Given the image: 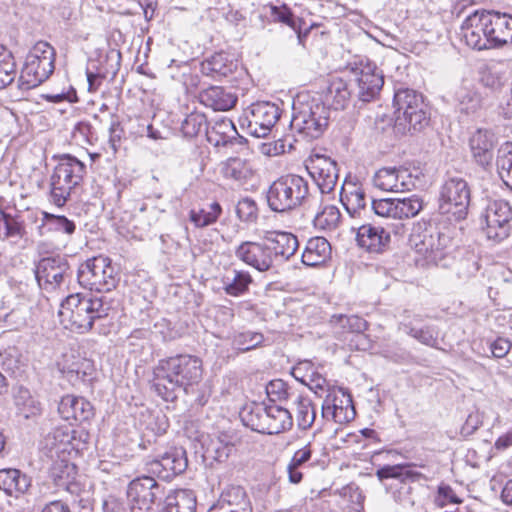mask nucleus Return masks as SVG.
<instances>
[{
	"label": "nucleus",
	"mask_w": 512,
	"mask_h": 512,
	"mask_svg": "<svg viewBox=\"0 0 512 512\" xmlns=\"http://www.w3.org/2000/svg\"><path fill=\"white\" fill-rule=\"evenodd\" d=\"M188 467L186 450L173 447L159 459L146 463L149 476L138 477L130 482L127 489V499L130 512H153L163 499V488L154 477L170 481L176 475L183 473Z\"/></svg>",
	"instance_id": "f257e3e1"
},
{
	"label": "nucleus",
	"mask_w": 512,
	"mask_h": 512,
	"mask_svg": "<svg viewBox=\"0 0 512 512\" xmlns=\"http://www.w3.org/2000/svg\"><path fill=\"white\" fill-rule=\"evenodd\" d=\"M191 360L190 355L160 360L153 370L151 389L165 401L188 396L192 386Z\"/></svg>",
	"instance_id": "f03ea898"
},
{
	"label": "nucleus",
	"mask_w": 512,
	"mask_h": 512,
	"mask_svg": "<svg viewBox=\"0 0 512 512\" xmlns=\"http://www.w3.org/2000/svg\"><path fill=\"white\" fill-rule=\"evenodd\" d=\"M110 310L111 305L103 295L75 293L61 303L59 316L69 322L71 330L84 334L93 329L97 320L106 318Z\"/></svg>",
	"instance_id": "7ed1b4c3"
},
{
	"label": "nucleus",
	"mask_w": 512,
	"mask_h": 512,
	"mask_svg": "<svg viewBox=\"0 0 512 512\" xmlns=\"http://www.w3.org/2000/svg\"><path fill=\"white\" fill-rule=\"evenodd\" d=\"M86 174V165L75 156L63 154L50 177V201L61 208Z\"/></svg>",
	"instance_id": "20e7f679"
},
{
	"label": "nucleus",
	"mask_w": 512,
	"mask_h": 512,
	"mask_svg": "<svg viewBox=\"0 0 512 512\" xmlns=\"http://www.w3.org/2000/svg\"><path fill=\"white\" fill-rule=\"evenodd\" d=\"M243 424L251 430L263 434H279L290 430L293 418L290 411L279 405L252 403L246 405L240 413Z\"/></svg>",
	"instance_id": "39448f33"
},
{
	"label": "nucleus",
	"mask_w": 512,
	"mask_h": 512,
	"mask_svg": "<svg viewBox=\"0 0 512 512\" xmlns=\"http://www.w3.org/2000/svg\"><path fill=\"white\" fill-rule=\"evenodd\" d=\"M55 49L46 41L37 42L28 52L17 87L29 91L45 82L55 70Z\"/></svg>",
	"instance_id": "423d86ee"
},
{
	"label": "nucleus",
	"mask_w": 512,
	"mask_h": 512,
	"mask_svg": "<svg viewBox=\"0 0 512 512\" xmlns=\"http://www.w3.org/2000/svg\"><path fill=\"white\" fill-rule=\"evenodd\" d=\"M309 196V183L299 175L289 174L275 180L266 193L269 208L284 213L303 205Z\"/></svg>",
	"instance_id": "0eeeda50"
},
{
	"label": "nucleus",
	"mask_w": 512,
	"mask_h": 512,
	"mask_svg": "<svg viewBox=\"0 0 512 512\" xmlns=\"http://www.w3.org/2000/svg\"><path fill=\"white\" fill-rule=\"evenodd\" d=\"M330 108L322 102L294 104L291 129L306 140L319 138L328 125Z\"/></svg>",
	"instance_id": "6e6552de"
},
{
	"label": "nucleus",
	"mask_w": 512,
	"mask_h": 512,
	"mask_svg": "<svg viewBox=\"0 0 512 512\" xmlns=\"http://www.w3.org/2000/svg\"><path fill=\"white\" fill-rule=\"evenodd\" d=\"M396 122L408 125L409 130L421 131L430 120L428 105L423 96L412 89H399L394 95Z\"/></svg>",
	"instance_id": "1a4fd4ad"
},
{
	"label": "nucleus",
	"mask_w": 512,
	"mask_h": 512,
	"mask_svg": "<svg viewBox=\"0 0 512 512\" xmlns=\"http://www.w3.org/2000/svg\"><path fill=\"white\" fill-rule=\"evenodd\" d=\"M471 200L468 182L459 176L448 177L439 192V210L449 220L461 221L467 217Z\"/></svg>",
	"instance_id": "9d476101"
},
{
	"label": "nucleus",
	"mask_w": 512,
	"mask_h": 512,
	"mask_svg": "<svg viewBox=\"0 0 512 512\" xmlns=\"http://www.w3.org/2000/svg\"><path fill=\"white\" fill-rule=\"evenodd\" d=\"M78 283L90 291L109 292L119 281L115 268L108 257L87 259L77 270Z\"/></svg>",
	"instance_id": "9b49d317"
},
{
	"label": "nucleus",
	"mask_w": 512,
	"mask_h": 512,
	"mask_svg": "<svg viewBox=\"0 0 512 512\" xmlns=\"http://www.w3.org/2000/svg\"><path fill=\"white\" fill-rule=\"evenodd\" d=\"M239 136L234 123L228 118L216 120L212 125L204 114L194 111V143L204 141L214 147L231 144Z\"/></svg>",
	"instance_id": "f8f14e48"
},
{
	"label": "nucleus",
	"mask_w": 512,
	"mask_h": 512,
	"mask_svg": "<svg viewBox=\"0 0 512 512\" xmlns=\"http://www.w3.org/2000/svg\"><path fill=\"white\" fill-rule=\"evenodd\" d=\"M281 116L280 108L271 102L262 101L251 104L245 111L241 125L248 133L257 138L267 137Z\"/></svg>",
	"instance_id": "ddd939ff"
},
{
	"label": "nucleus",
	"mask_w": 512,
	"mask_h": 512,
	"mask_svg": "<svg viewBox=\"0 0 512 512\" xmlns=\"http://www.w3.org/2000/svg\"><path fill=\"white\" fill-rule=\"evenodd\" d=\"M34 272L38 286L46 291L56 290L72 275L67 258L59 254L41 258Z\"/></svg>",
	"instance_id": "4468645a"
},
{
	"label": "nucleus",
	"mask_w": 512,
	"mask_h": 512,
	"mask_svg": "<svg viewBox=\"0 0 512 512\" xmlns=\"http://www.w3.org/2000/svg\"><path fill=\"white\" fill-rule=\"evenodd\" d=\"M451 238L437 229H426L422 233L413 234L410 244L416 253L424 258L427 264L438 265L445 257Z\"/></svg>",
	"instance_id": "2eb2a0df"
},
{
	"label": "nucleus",
	"mask_w": 512,
	"mask_h": 512,
	"mask_svg": "<svg viewBox=\"0 0 512 512\" xmlns=\"http://www.w3.org/2000/svg\"><path fill=\"white\" fill-rule=\"evenodd\" d=\"M461 28L469 47L478 51L493 49L488 10H475L465 18Z\"/></svg>",
	"instance_id": "dca6fc26"
},
{
	"label": "nucleus",
	"mask_w": 512,
	"mask_h": 512,
	"mask_svg": "<svg viewBox=\"0 0 512 512\" xmlns=\"http://www.w3.org/2000/svg\"><path fill=\"white\" fill-rule=\"evenodd\" d=\"M354 81L357 86L356 96L363 102L372 101L384 84V77L376 65L370 61L359 62L352 68Z\"/></svg>",
	"instance_id": "f3484780"
},
{
	"label": "nucleus",
	"mask_w": 512,
	"mask_h": 512,
	"mask_svg": "<svg viewBox=\"0 0 512 512\" xmlns=\"http://www.w3.org/2000/svg\"><path fill=\"white\" fill-rule=\"evenodd\" d=\"M483 218L486 223V234L489 239L501 241L508 237L512 207L505 200H493L486 206Z\"/></svg>",
	"instance_id": "a211bd4d"
},
{
	"label": "nucleus",
	"mask_w": 512,
	"mask_h": 512,
	"mask_svg": "<svg viewBox=\"0 0 512 512\" xmlns=\"http://www.w3.org/2000/svg\"><path fill=\"white\" fill-rule=\"evenodd\" d=\"M78 432L68 425L55 427L44 438L42 445L49 456L60 457L61 454L70 453L71 450H79L80 443H85L88 434L85 433V439L82 440V434L77 437Z\"/></svg>",
	"instance_id": "6ab92c4d"
},
{
	"label": "nucleus",
	"mask_w": 512,
	"mask_h": 512,
	"mask_svg": "<svg viewBox=\"0 0 512 512\" xmlns=\"http://www.w3.org/2000/svg\"><path fill=\"white\" fill-rule=\"evenodd\" d=\"M417 181L418 176L413 175L409 169L404 167H383L373 177L376 188L394 193L414 189Z\"/></svg>",
	"instance_id": "aec40b11"
},
{
	"label": "nucleus",
	"mask_w": 512,
	"mask_h": 512,
	"mask_svg": "<svg viewBox=\"0 0 512 512\" xmlns=\"http://www.w3.org/2000/svg\"><path fill=\"white\" fill-rule=\"evenodd\" d=\"M307 169L322 194L334 190L339 177L336 161L328 156L315 154L311 156Z\"/></svg>",
	"instance_id": "412c9836"
},
{
	"label": "nucleus",
	"mask_w": 512,
	"mask_h": 512,
	"mask_svg": "<svg viewBox=\"0 0 512 512\" xmlns=\"http://www.w3.org/2000/svg\"><path fill=\"white\" fill-rule=\"evenodd\" d=\"M340 200L348 215L355 220L365 221L370 213L364 188L352 182H344L341 186Z\"/></svg>",
	"instance_id": "4be33fe9"
},
{
	"label": "nucleus",
	"mask_w": 512,
	"mask_h": 512,
	"mask_svg": "<svg viewBox=\"0 0 512 512\" xmlns=\"http://www.w3.org/2000/svg\"><path fill=\"white\" fill-rule=\"evenodd\" d=\"M235 256L260 272L269 270L273 265V253L265 243L242 242L236 247Z\"/></svg>",
	"instance_id": "5701e85b"
},
{
	"label": "nucleus",
	"mask_w": 512,
	"mask_h": 512,
	"mask_svg": "<svg viewBox=\"0 0 512 512\" xmlns=\"http://www.w3.org/2000/svg\"><path fill=\"white\" fill-rule=\"evenodd\" d=\"M58 413L62 419L70 422V425L90 422L95 415L94 407L87 399L71 394L61 398Z\"/></svg>",
	"instance_id": "b1692460"
},
{
	"label": "nucleus",
	"mask_w": 512,
	"mask_h": 512,
	"mask_svg": "<svg viewBox=\"0 0 512 512\" xmlns=\"http://www.w3.org/2000/svg\"><path fill=\"white\" fill-rule=\"evenodd\" d=\"M49 477L56 487L71 495L81 496L82 493H86L82 484L77 480L76 465L68 460L54 461L49 470Z\"/></svg>",
	"instance_id": "393cba45"
},
{
	"label": "nucleus",
	"mask_w": 512,
	"mask_h": 512,
	"mask_svg": "<svg viewBox=\"0 0 512 512\" xmlns=\"http://www.w3.org/2000/svg\"><path fill=\"white\" fill-rule=\"evenodd\" d=\"M495 145L494 134L487 129H477L469 138L471 156L483 168L491 165Z\"/></svg>",
	"instance_id": "a878e982"
},
{
	"label": "nucleus",
	"mask_w": 512,
	"mask_h": 512,
	"mask_svg": "<svg viewBox=\"0 0 512 512\" xmlns=\"http://www.w3.org/2000/svg\"><path fill=\"white\" fill-rule=\"evenodd\" d=\"M237 69L238 61L226 52L215 53L200 64L202 75L216 81L234 74Z\"/></svg>",
	"instance_id": "bb28decb"
},
{
	"label": "nucleus",
	"mask_w": 512,
	"mask_h": 512,
	"mask_svg": "<svg viewBox=\"0 0 512 512\" xmlns=\"http://www.w3.org/2000/svg\"><path fill=\"white\" fill-rule=\"evenodd\" d=\"M198 442L200 448L194 444V453H200L203 463L209 466L214 462H224L234 449L232 444L219 438H211L209 435H201Z\"/></svg>",
	"instance_id": "cd10ccee"
},
{
	"label": "nucleus",
	"mask_w": 512,
	"mask_h": 512,
	"mask_svg": "<svg viewBox=\"0 0 512 512\" xmlns=\"http://www.w3.org/2000/svg\"><path fill=\"white\" fill-rule=\"evenodd\" d=\"M210 509L214 512H252V505L242 487L230 486Z\"/></svg>",
	"instance_id": "c85d7f7f"
},
{
	"label": "nucleus",
	"mask_w": 512,
	"mask_h": 512,
	"mask_svg": "<svg viewBox=\"0 0 512 512\" xmlns=\"http://www.w3.org/2000/svg\"><path fill=\"white\" fill-rule=\"evenodd\" d=\"M356 240L367 251L381 253L390 243V234L383 227L363 223L358 227Z\"/></svg>",
	"instance_id": "c756f323"
},
{
	"label": "nucleus",
	"mask_w": 512,
	"mask_h": 512,
	"mask_svg": "<svg viewBox=\"0 0 512 512\" xmlns=\"http://www.w3.org/2000/svg\"><path fill=\"white\" fill-rule=\"evenodd\" d=\"M492 48L499 49L512 44V14L488 11Z\"/></svg>",
	"instance_id": "7c9ffc66"
},
{
	"label": "nucleus",
	"mask_w": 512,
	"mask_h": 512,
	"mask_svg": "<svg viewBox=\"0 0 512 512\" xmlns=\"http://www.w3.org/2000/svg\"><path fill=\"white\" fill-rule=\"evenodd\" d=\"M198 100L214 111H228L236 105L238 97L224 87L211 86L199 93Z\"/></svg>",
	"instance_id": "2f4dec72"
},
{
	"label": "nucleus",
	"mask_w": 512,
	"mask_h": 512,
	"mask_svg": "<svg viewBox=\"0 0 512 512\" xmlns=\"http://www.w3.org/2000/svg\"><path fill=\"white\" fill-rule=\"evenodd\" d=\"M265 240L268 242L269 250L273 253V261L288 260L299 247L297 237L288 232H267Z\"/></svg>",
	"instance_id": "473e14b6"
},
{
	"label": "nucleus",
	"mask_w": 512,
	"mask_h": 512,
	"mask_svg": "<svg viewBox=\"0 0 512 512\" xmlns=\"http://www.w3.org/2000/svg\"><path fill=\"white\" fill-rule=\"evenodd\" d=\"M30 487L31 478L19 469L0 470V490L8 496L19 498L28 493Z\"/></svg>",
	"instance_id": "72a5a7b5"
},
{
	"label": "nucleus",
	"mask_w": 512,
	"mask_h": 512,
	"mask_svg": "<svg viewBox=\"0 0 512 512\" xmlns=\"http://www.w3.org/2000/svg\"><path fill=\"white\" fill-rule=\"evenodd\" d=\"M76 231V224L65 215H56L46 211L42 212L41 224L37 226L39 236H46L48 233H62L71 237Z\"/></svg>",
	"instance_id": "f704fd0d"
},
{
	"label": "nucleus",
	"mask_w": 512,
	"mask_h": 512,
	"mask_svg": "<svg viewBox=\"0 0 512 512\" xmlns=\"http://www.w3.org/2000/svg\"><path fill=\"white\" fill-rule=\"evenodd\" d=\"M454 101L461 113L475 114L482 108V96L471 84L463 83L454 90Z\"/></svg>",
	"instance_id": "c9c22d12"
},
{
	"label": "nucleus",
	"mask_w": 512,
	"mask_h": 512,
	"mask_svg": "<svg viewBox=\"0 0 512 512\" xmlns=\"http://www.w3.org/2000/svg\"><path fill=\"white\" fill-rule=\"evenodd\" d=\"M322 417L340 424L350 422L355 417L351 399L340 400L338 403L337 398L331 400L330 396H327L322 404Z\"/></svg>",
	"instance_id": "e433bc0d"
},
{
	"label": "nucleus",
	"mask_w": 512,
	"mask_h": 512,
	"mask_svg": "<svg viewBox=\"0 0 512 512\" xmlns=\"http://www.w3.org/2000/svg\"><path fill=\"white\" fill-rule=\"evenodd\" d=\"M352 90L349 84L341 78L333 79L325 93V105L334 110H343L350 103Z\"/></svg>",
	"instance_id": "4c0bfd02"
},
{
	"label": "nucleus",
	"mask_w": 512,
	"mask_h": 512,
	"mask_svg": "<svg viewBox=\"0 0 512 512\" xmlns=\"http://www.w3.org/2000/svg\"><path fill=\"white\" fill-rule=\"evenodd\" d=\"M330 243L323 237H314L307 241L302 253V263L306 266H317L330 257Z\"/></svg>",
	"instance_id": "58836bf2"
},
{
	"label": "nucleus",
	"mask_w": 512,
	"mask_h": 512,
	"mask_svg": "<svg viewBox=\"0 0 512 512\" xmlns=\"http://www.w3.org/2000/svg\"><path fill=\"white\" fill-rule=\"evenodd\" d=\"M16 413L25 419L38 417L42 412V406L27 388L19 387L14 394Z\"/></svg>",
	"instance_id": "ea45409f"
},
{
	"label": "nucleus",
	"mask_w": 512,
	"mask_h": 512,
	"mask_svg": "<svg viewBox=\"0 0 512 512\" xmlns=\"http://www.w3.org/2000/svg\"><path fill=\"white\" fill-rule=\"evenodd\" d=\"M312 444L309 442L304 447L298 449L292 456L287 465L288 479L292 484H298L303 479V472L305 465L312 458Z\"/></svg>",
	"instance_id": "a19ab883"
},
{
	"label": "nucleus",
	"mask_w": 512,
	"mask_h": 512,
	"mask_svg": "<svg viewBox=\"0 0 512 512\" xmlns=\"http://www.w3.org/2000/svg\"><path fill=\"white\" fill-rule=\"evenodd\" d=\"M221 172L225 178L239 183L246 182L253 174L250 164L246 160L238 157L227 159L222 164Z\"/></svg>",
	"instance_id": "79ce46f5"
},
{
	"label": "nucleus",
	"mask_w": 512,
	"mask_h": 512,
	"mask_svg": "<svg viewBox=\"0 0 512 512\" xmlns=\"http://www.w3.org/2000/svg\"><path fill=\"white\" fill-rule=\"evenodd\" d=\"M296 405V420L300 430H308L313 425L316 418V411L312 401L301 394H297L293 399Z\"/></svg>",
	"instance_id": "37998d69"
},
{
	"label": "nucleus",
	"mask_w": 512,
	"mask_h": 512,
	"mask_svg": "<svg viewBox=\"0 0 512 512\" xmlns=\"http://www.w3.org/2000/svg\"><path fill=\"white\" fill-rule=\"evenodd\" d=\"M496 166L500 179L512 190V142H506L500 147Z\"/></svg>",
	"instance_id": "c03bdc74"
},
{
	"label": "nucleus",
	"mask_w": 512,
	"mask_h": 512,
	"mask_svg": "<svg viewBox=\"0 0 512 512\" xmlns=\"http://www.w3.org/2000/svg\"><path fill=\"white\" fill-rule=\"evenodd\" d=\"M16 75V63L10 50L0 44V90L12 84Z\"/></svg>",
	"instance_id": "a18cd8bd"
},
{
	"label": "nucleus",
	"mask_w": 512,
	"mask_h": 512,
	"mask_svg": "<svg viewBox=\"0 0 512 512\" xmlns=\"http://www.w3.org/2000/svg\"><path fill=\"white\" fill-rule=\"evenodd\" d=\"M0 238L1 239H21L26 231L23 222L16 216L0 211Z\"/></svg>",
	"instance_id": "49530a36"
},
{
	"label": "nucleus",
	"mask_w": 512,
	"mask_h": 512,
	"mask_svg": "<svg viewBox=\"0 0 512 512\" xmlns=\"http://www.w3.org/2000/svg\"><path fill=\"white\" fill-rule=\"evenodd\" d=\"M232 279L226 277L224 280V290L230 296H240L248 291L249 285L252 283V277L247 271L234 270Z\"/></svg>",
	"instance_id": "de8ad7c7"
},
{
	"label": "nucleus",
	"mask_w": 512,
	"mask_h": 512,
	"mask_svg": "<svg viewBox=\"0 0 512 512\" xmlns=\"http://www.w3.org/2000/svg\"><path fill=\"white\" fill-rule=\"evenodd\" d=\"M341 220V213L335 205H325L315 215L314 226L322 230L336 229Z\"/></svg>",
	"instance_id": "09e8293b"
},
{
	"label": "nucleus",
	"mask_w": 512,
	"mask_h": 512,
	"mask_svg": "<svg viewBox=\"0 0 512 512\" xmlns=\"http://www.w3.org/2000/svg\"><path fill=\"white\" fill-rule=\"evenodd\" d=\"M401 327L405 333L415 338L420 343L430 347H437L439 331L435 326H425L417 329L409 324L402 323Z\"/></svg>",
	"instance_id": "8fccbe9b"
},
{
	"label": "nucleus",
	"mask_w": 512,
	"mask_h": 512,
	"mask_svg": "<svg viewBox=\"0 0 512 512\" xmlns=\"http://www.w3.org/2000/svg\"><path fill=\"white\" fill-rule=\"evenodd\" d=\"M397 219L412 218L419 214L423 208V201L417 195L405 198H396Z\"/></svg>",
	"instance_id": "3c124183"
},
{
	"label": "nucleus",
	"mask_w": 512,
	"mask_h": 512,
	"mask_svg": "<svg viewBox=\"0 0 512 512\" xmlns=\"http://www.w3.org/2000/svg\"><path fill=\"white\" fill-rule=\"evenodd\" d=\"M221 213L222 207L218 202L204 204L197 212L194 211V226H209L217 221Z\"/></svg>",
	"instance_id": "603ef678"
},
{
	"label": "nucleus",
	"mask_w": 512,
	"mask_h": 512,
	"mask_svg": "<svg viewBox=\"0 0 512 512\" xmlns=\"http://www.w3.org/2000/svg\"><path fill=\"white\" fill-rule=\"evenodd\" d=\"M264 341V336L259 332L244 331L234 335L232 347L239 352H247L260 346Z\"/></svg>",
	"instance_id": "864d4df0"
},
{
	"label": "nucleus",
	"mask_w": 512,
	"mask_h": 512,
	"mask_svg": "<svg viewBox=\"0 0 512 512\" xmlns=\"http://www.w3.org/2000/svg\"><path fill=\"white\" fill-rule=\"evenodd\" d=\"M339 322L343 328H347L350 332L356 333L357 341L360 342V345L357 346L358 349H367V345L364 343L366 339L362 334L367 328V322L363 318L356 315H340Z\"/></svg>",
	"instance_id": "5fc2aeb1"
},
{
	"label": "nucleus",
	"mask_w": 512,
	"mask_h": 512,
	"mask_svg": "<svg viewBox=\"0 0 512 512\" xmlns=\"http://www.w3.org/2000/svg\"><path fill=\"white\" fill-rule=\"evenodd\" d=\"M172 69H175L172 78L181 83L184 92L188 95L192 87V65L189 62L177 63L172 61Z\"/></svg>",
	"instance_id": "6e6d98bb"
},
{
	"label": "nucleus",
	"mask_w": 512,
	"mask_h": 512,
	"mask_svg": "<svg viewBox=\"0 0 512 512\" xmlns=\"http://www.w3.org/2000/svg\"><path fill=\"white\" fill-rule=\"evenodd\" d=\"M413 475V472L406 465H385L376 472V476L380 481L386 479H399L400 481H404L407 478H412Z\"/></svg>",
	"instance_id": "4d7b16f0"
},
{
	"label": "nucleus",
	"mask_w": 512,
	"mask_h": 512,
	"mask_svg": "<svg viewBox=\"0 0 512 512\" xmlns=\"http://www.w3.org/2000/svg\"><path fill=\"white\" fill-rule=\"evenodd\" d=\"M266 393L271 402L284 401L289 398H295L297 394L290 392L287 384L281 379L270 381L266 385Z\"/></svg>",
	"instance_id": "13d9d810"
},
{
	"label": "nucleus",
	"mask_w": 512,
	"mask_h": 512,
	"mask_svg": "<svg viewBox=\"0 0 512 512\" xmlns=\"http://www.w3.org/2000/svg\"><path fill=\"white\" fill-rule=\"evenodd\" d=\"M236 214L242 222H256L258 219V207L256 202L249 197L242 198L237 203Z\"/></svg>",
	"instance_id": "bf43d9fd"
},
{
	"label": "nucleus",
	"mask_w": 512,
	"mask_h": 512,
	"mask_svg": "<svg viewBox=\"0 0 512 512\" xmlns=\"http://www.w3.org/2000/svg\"><path fill=\"white\" fill-rule=\"evenodd\" d=\"M300 370V367L294 368V377L296 379H299L302 383L306 384L309 387V389L313 391L315 394L321 396L327 387L326 379L315 372L299 377L298 372H300Z\"/></svg>",
	"instance_id": "052dcab7"
},
{
	"label": "nucleus",
	"mask_w": 512,
	"mask_h": 512,
	"mask_svg": "<svg viewBox=\"0 0 512 512\" xmlns=\"http://www.w3.org/2000/svg\"><path fill=\"white\" fill-rule=\"evenodd\" d=\"M396 208V198L372 200L370 206L375 215L392 219H397Z\"/></svg>",
	"instance_id": "680f3d73"
},
{
	"label": "nucleus",
	"mask_w": 512,
	"mask_h": 512,
	"mask_svg": "<svg viewBox=\"0 0 512 512\" xmlns=\"http://www.w3.org/2000/svg\"><path fill=\"white\" fill-rule=\"evenodd\" d=\"M270 16L274 21L283 23L293 29L296 28V21L291 12V9L285 4L280 6L271 5Z\"/></svg>",
	"instance_id": "e2e57ef3"
},
{
	"label": "nucleus",
	"mask_w": 512,
	"mask_h": 512,
	"mask_svg": "<svg viewBox=\"0 0 512 512\" xmlns=\"http://www.w3.org/2000/svg\"><path fill=\"white\" fill-rule=\"evenodd\" d=\"M73 138L76 141L92 144L96 139L94 136L93 128L89 122L80 121L78 122L73 129Z\"/></svg>",
	"instance_id": "0e129e2a"
},
{
	"label": "nucleus",
	"mask_w": 512,
	"mask_h": 512,
	"mask_svg": "<svg viewBox=\"0 0 512 512\" xmlns=\"http://www.w3.org/2000/svg\"><path fill=\"white\" fill-rule=\"evenodd\" d=\"M435 502L438 506L444 507L448 503H460L461 500L456 496L449 485L441 484L438 487V495Z\"/></svg>",
	"instance_id": "69168bd1"
},
{
	"label": "nucleus",
	"mask_w": 512,
	"mask_h": 512,
	"mask_svg": "<svg viewBox=\"0 0 512 512\" xmlns=\"http://www.w3.org/2000/svg\"><path fill=\"white\" fill-rule=\"evenodd\" d=\"M103 512H130L124 502L114 496H109L103 501Z\"/></svg>",
	"instance_id": "338daca9"
},
{
	"label": "nucleus",
	"mask_w": 512,
	"mask_h": 512,
	"mask_svg": "<svg viewBox=\"0 0 512 512\" xmlns=\"http://www.w3.org/2000/svg\"><path fill=\"white\" fill-rule=\"evenodd\" d=\"M511 348V343L504 338H498L490 345L491 353L496 358H502L506 356Z\"/></svg>",
	"instance_id": "774afa93"
}]
</instances>
